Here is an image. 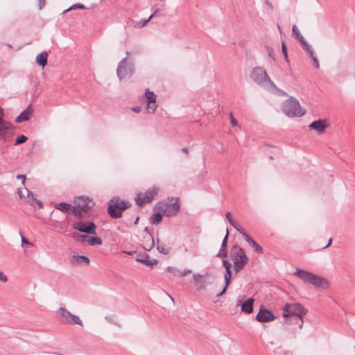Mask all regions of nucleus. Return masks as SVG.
Wrapping results in <instances>:
<instances>
[{
    "instance_id": "1",
    "label": "nucleus",
    "mask_w": 355,
    "mask_h": 355,
    "mask_svg": "<svg viewBox=\"0 0 355 355\" xmlns=\"http://www.w3.org/2000/svg\"><path fill=\"white\" fill-rule=\"evenodd\" d=\"M307 309L300 303H286L283 308V317L287 322H293L300 329L303 327V316L307 313Z\"/></svg>"
},
{
    "instance_id": "2",
    "label": "nucleus",
    "mask_w": 355,
    "mask_h": 355,
    "mask_svg": "<svg viewBox=\"0 0 355 355\" xmlns=\"http://www.w3.org/2000/svg\"><path fill=\"white\" fill-rule=\"evenodd\" d=\"M250 77L255 83L262 86L268 91L277 90L275 84L271 80L263 67H257L253 68Z\"/></svg>"
},
{
    "instance_id": "3",
    "label": "nucleus",
    "mask_w": 355,
    "mask_h": 355,
    "mask_svg": "<svg viewBox=\"0 0 355 355\" xmlns=\"http://www.w3.org/2000/svg\"><path fill=\"white\" fill-rule=\"evenodd\" d=\"M107 214L114 219L122 216L123 211L131 206V203L125 200L121 199L119 196H114L107 203Z\"/></svg>"
},
{
    "instance_id": "4",
    "label": "nucleus",
    "mask_w": 355,
    "mask_h": 355,
    "mask_svg": "<svg viewBox=\"0 0 355 355\" xmlns=\"http://www.w3.org/2000/svg\"><path fill=\"white\" fill-rule=\"evenodd\" d=\"M230 258L234 263V270L236 273L244 268L249 260L244 250L238 245H234L232 247Z\"/></svg>"
},
{
    "instance_id": "5",
    "label": "nucleus",
    "mask_w": 355,
    "mask_h": 355,
    "mask_svg": "<svg viewBox=\"0 0 355 355\" xmlns=\"http://www.w3.org/2000/svg\"><path fill=\"white\" fill-rule=\"evenodd\" d=\"M295 275L297 276L304 283H309L317 288H324L328 282L320 276L304 270H297Z\"/></svg>"
},
{
    "instance_id": "6",
    "label": "nucleus",
    "mask_w": 355,
    "mask_h": 355,
    "mask_svg": "<svg viewBox=\"0 0 355 355\" xmlns=\"http://www.w3.org/2000/svg\"><path fill=\"white\" fill-rule=\"evenodd\" d=\"M282 111L288 117L302 116L304 114L300 102L295 98L290 97L282 104Z\"/></svg>"
},
{
    "instance_id": "7",
    "label": "nucleus",
    "mask_w": 355,
    "mask_h": 355,
    "mask_svg": "<svg viewBox=\"0 0 355 355\" xmlns=\"http://www.w3.org/2000/svg\"><path fill=\"white\" fill-rule=\"evenodd\" d=\"M180 209V203L178 198L167 202H159L155 207V209L160 211L164 216L168 217L176 216Z\"/></svg>"
},
{
    "instance_id": "8",
    "label": "nucleus",
    "mask_w": 355,
    "mask_h": 355,
    "mask_svg": "<svg viewBox=\"0 0 355 355\" xmlns=\"http://www.w3.org/2000/svg\"><path fill=\"white\" fill-rule=\"evenodd\" d=\"M128 58L122 59L116 69V74L119 80L125 78L130 77L134 72V66L131 63H127Z\"/></svg>"
},
{
    "instance_id": "9",
    "label": "nucleus",
    "mask_w": 355,
    "mask_h": 355,
    "mask_svg": "<svg viewBox=\"0 0 355 355\" xmlns=\"http://www.w3.org/2000/svg\"><path fill=\"white\" fill-rule=\"evenodd\" d=\"M158 189L153 187L148 189L144 193H139L135 198L136 203L138 206H142L145 203L150 202L155 196L157 194Z\"/></svg>"
},
{
    "instance_id": "10",
    "label": "nucleus",
    "mask_w": 355,
    "mask_h": 355,
    "mask_svg": "<svg viewBox=\"0 0 355 355\" xmlns=\"http://www.w3.org/2000/svg\"><path fill=\"white\" fill-rule=\"evenodd\" d=\"M73 228L83 233L87 234H96V225L92 221L89 223H83L82 221L73 223Z\"/></svg>"
},
{
    "instance_id": "11",
    "label": "nucleus",
    "mask_w": 355,
    "mask_h": 355,
    "mask_svg": "<svg viewBox=\"0 0 355 355\" xmlns=\"http://www.w3.org/2000/svg\"><path fill=\"white\" fill-rule=\"evenodd\" d=\"M76 206L80 209L84 214L90 212L91 209L94 206L92 199L87 197H78L75 202Z\"/></svg>"
},
{
    "instance_id": "12",
    "label": "nucleus",
    "mask_w": 355,
    "mask_h": 355,
    "mask_svg": "<svg viewBox=\"0 0 355 355\" xmlns=\"http://www.w3.org/2000/svg\"><path fill=\"white\" fill-rule=\"evenodd\" d=\"M276 317L271 311L261 306L256 315V320L259 322H268L275 320Z\"/></svg>"
},
{
    "instance_id": "13",
    "label": "nucleus",
    "mask_w": 355,
    "mask_h": 355,
    "mask_svg": "<svg viewBox=\"0 0 355 355\" xmlns=\"http://www.w3.org/2000/svg\"><path fill=\"white\" fill-rule=\"evenodd\" d=\"M145 96L148 100L147 110L149 113H153L157 108L156 95L153 92L146 90Z\"/></svg>"
},
{
    "instance_id": "14",
    "label": "nucleus",
    "mask_w": 355,
    "mask_h": 355,
    "mask_svg": "<svg viewBox=\"0 0 355 355\" xmlns=\"http://www.w3.org/2000/svg\"><path fill=\"white\" fill-rule=\"evenodd\" d=\"M309 127L310 129L316 130L319 134H322L325 131L327 125L324 121L319 119L311 123Z\"/></svg>"
},
{
    "instance_id": "15",
    "label": "nucleus",
    "mask_w": 355,
    "mask_h": 355,
    "mask_svg": "<svg viewBox=\"0 0 355 355\" xmlns=\"http://www.w3.org/2000/svg\"><path fill=\"white\" fill-rule=\"evenodd\" d=\"M254 302V299L252 297H250L243 303H241V300H239L237 302V305L241 304V311L243 313L250 314L253 312Z\"/></svg>"
},
{
    "instance_id": "16",
    "label": "nucleus",
    "mask_w": 355,
    "mask_h": 355,
    "mask_svg": "<svg viewBox=\"0 0 355 355\" xmlns=\"http://www.w3.org/2000/svg\"><path fill=\"white\" fill-rule=\"evenodd\" d=\"M241 234L243 239L252 246L258 254H262L263 252V248L256 243L254 240L250 238L248 234L245 232H241Z\"/></svg>"
},
{
    "instance_id": "17",
    "label": "nucleus",
    "mask_w": 355,
    "mask_h": 355,
    "mask_svg": "<svg viewBox=\"0 0 355 355\" xmlns=\"http://www.w3.org/2000/svg\"><path fill=\"white\" fill-rule=\"evenodd\" d=\"M155 245V241L153 235L150 233L144 236L142 246L146 251H150Z\"/></svg>"
},
{
    "instance_id": "18",
    "label": "nucleus",
    "mask_w": 355,
    "mask_h": 355,
    "mask_svg": "<svg viewBox=\"0 0 355 355\" xmlns=\"http://www.w3.org/2000/svg\"><path fill=\"white\" fill-rule=\"evenodd\" d=\"M193 278L197 290L201 291L206 288L207 283L202 275L200 274H194Z\"/></svg>"
},
{
    "instance_id": "19",
    "label": "nucleus",
    "mask_w": 355,
    "mask_h": 355,
    "mask_svg": "<svg viewBox=\"0 0 355 355\" xmlns=\"http://www.w3.org/2000/svg\"><path fill=\"white\" fill-rule=\"evenodd\" d=\"M136 261L148 266H155L158 263V261L155 259H150V256L148 254H144L140 257H137Z\"/></svg>"
},
{
    "instance_id": "20",
    "label": "nucleus",
    "mask_w": 355,
    "mask_h": 355,
    "mask_svg": "<svg viewBox=\"0 0 355 355\" xmlns=\"http://www.w3.org/2000/svg\"><path fill=\"white\" fill-rule=\"evenodd\" d=\"M48 53L43 51L36 56V63L44 68L47 64Z\"/></svg>"
},
{
    "instance_id": "21",
    "label": "nucleus",
    "mask_w": 355,
    "mask_h": 355,
    "mask_svg": "<svg viewBox=\"0 0 355 355\" xmlns=\"http://www.w3.org/2000/svg\"><path fill=\"white\" fill-rule=\"evenodd\" d=\"M72 207L69 203L62 202L58 203L55 207L64 213L71 214Z\"/></svg>"
},
{
    "instance_id": "22",
    "label": "nucleus",
    "mask_w": 355,
    "mask_h": 355,
    "mask_svg": "<svg viewBox=\"0 0 355 355\" xmlns=\"http://www.w3.org/2000/svg\"><path fill=\"white\" fill-rule=\"evenodd\" d=\"M29 105L26 109H25L16 119L15 122L21 123L24 121H26L29 119L31 112H29Z\"/></svg>"
},
{
    "instance_id": "23",
    "label": "nucleus",
    "mask_w": 355,
    "mask_h": 355,
    "mask_svg": "<svg viewBox=\"0 0 355 355\" xmlns=\"http://www.w3.org/2000/svg\"><path fill=\"white\" fill-rule=\"evenodd\" d=\"M162 216L164 214L160 211L157 210V211L153 214L150 217V223L153 225L159 224L162 220Z\"/></svg>"
},
{
    "instance_id": "24",
    "label": "nucleus",
    "mask_w": 355,
    "mask_h": 355,
    "mask_svg": "<svg viewBox=\"0 0 355 355\" xmlns=\"http://www.w3.org/2000/svg\"><path fill=\"white\" fill-rule=\"evenodd\" d=\"M300 43L304 51L307 53L308 56H312L314 53V51L311 46L305 40H303Z\"/></svg>"
},
{
    "instance_id": "25",
    "label": "nucleus",
    "mask_w": 355,
    "mask_h": 355,
    "mask_svg": "<svg viewBox=\"0 0 355 355\" xmlns=\"http://www.w3.org/2000/svg\"><path fill=\"white\" fill-rule=\"evenodd\" d=\"M71 237L73 238L76 241L80 243H87V235L80 234L76 232H73L71 234Z\"/></svg>"
},
{
    "instance_id": "26",
    "label": "nucleus",
    "mask_w": 355,
    "mask_h": 355,
    "mask_svg": "<svg viewBox=\"0 0 355 355\" xmlns=\"http://www.w3.org/2000/svg\"><path fill=\"white\" fill-rule=\"evenodd\" d=\"M59 311L61 317L64 320V322L69 323L72 313H71L65 308L62 307L60 308Z\"/></svg>"
},
{
    "instance_id": "27",
    "label": "nucleus",
    "mask_w": 355,
    "mask_h": 355,
    "mask_svg": "<svg viewBox=\"0 0 355 355\" xmlns=\"http://www.w3.org/2000/svg\"><path fill=\"white\" fill-rule=\"evenodd\" d=\"M87 243L88 245L94 246L96 245H101L103 243V240L98 236H89L87 238Z\"/></svg>"
},
{
    "instance_id": "28",
    "label": "nucleus",
    "mask_w": 355,
    "mask_h": 355,
    "mask_svg": "<svg viewBox=\"0 0 355 355\" xmlns=\"http://www.w3.org/2000/svg\"><path fill=\"white\" fill-rule=\"evenodd\" d=\"M292 35L299 42L304 40L296 25H293L292 27Z\"/></svg>"
},
{
    "instance_id": "29",
    "label": "nucleus",
    "mask_w": 355,
    "mask_h": 355,
    "mask_svg": "<svg viewBox=\"0 0 355 355\" xmlns=\"http://www.w3.org/2000/svg\"><path fill=\"white\" fill-rule=\"evenodd\" d=\"M157 249L159 252L163 254H168L170 252V248L166 247L164 245L159 244V240H157Z\"/></svg>"
},
{
    "instance_id": "30",
    "label": "nucleus",
    "mask_w": 355,
    "mask_h": 355,
    "mask_svg": "<svg viewBox=\"0 0 355 355\" xmlns=\"http://www.w3.org/2000/svg\"><path fill=\"white\" fill-rule=\"evenodd\" d=\"M73 259H75V261L77 262V263H84L85 264H89V257H86V256H83V255H78V256H73Z\"/></svg>"
},
{
    "instance_id": "31",
    "label": "nucleus",
    "mask_w": 355,
    "mask_h": 355,
    "mask_svg": "<svg viewBox=\"0 0 355 355\" xmlns=\"http://www.w3.org/2000/svg\"><path fill=\"white\" fill-rule=\"evenodd\" d=\"M157 12H158V10H155L154 11V12L147 19H144V20L140 21L138 23V26L139 28H142V27L145 26L150 21V20L156 15V13Z\"/></svg>"
},
{
    "instance_id": "32",
    "label": "nucleus",
    "mask_w": 355,
    "mask_h": 355,
    "mask_svg": "<svg viewBox=\"0 0 355 355\" xmlns=\"http://www.w3.org/2000/svg\"><path fill=\"white\" fill-rule=\"evenodd\" d=\"M69 323L71 324H79V325L83 326V322H82V320L80 319V318L73 314L71 315V319H70Z\"/></svg>"
},
{
    "instance_id": "33",
    "label": "nucleus",
    "mask_w": 355,
    "mask_h": 355,
    "mask_svg": "<svg viewBox=\"0 0 355 355\" xmlns=\"http://www.w3.org/2000/svg\"><path fill=\"white\" fill-rule=\"evenodd\" d=\"M83 213V211L80 209H79L78 207H76V206L72 207L71 214H74L78 218H82Z\"/></svg>"
},
{
    "instance_id": "34",
    "label": "nucleus",
    "mask_w": 355,
    "mask_h": 355,
    "mask_svg": "<svg viewBox=\"0 0 355 355\" xmlns=\"http://www.w3.org/2000/svg\"><path fill=\"white\" fill-rule=\"evenodd\" d=\"M28 140V137L24 135H19L15 141V145H19L26 142Z\"/></svg>"
},
{
    "instance_id": "35",
    "label": "nucleus",
    "mask_w": 355,
    "mask_h": 355,
    "mask_svg": "<svg viewBox=\"0 0 355 355\" xmlns=\"http://www.w3.org/2000/svg\"><path fill=\"white\" fill-rule=\"evenodd\" d=\"M223 266L225 268V273H232V271H231L232 263L230 262H229L226 259H223Z\"/></svg>"
},
{
    "instance_id": "36",
    "label": "nucleus",
    "mask_w": 355,
    "mask_h": 355,
    "mask_svg": "<svg viewBox=\"0 0 355 355\" xmlns=\"http://www.w3.org/2000/svg\"><path fill=\"white\" fill-rule=\"evenodd\" d=\"M231 278H232V273H225L224 274V279H225L224 288H225L226 290L230 283Z\"/></svg>"
},
{
    "instance_id": "37",
    "label": "nucleus",
    "mask_w": 355,
    "mask_h": 355,
    "mask_svg": "<svg viewBox=\"0 0 355 355\" xmlns=\"http://www.w3.org/2000/svg\"><path fill=\"white\" fill-rule=\"evenodd\" d=\"M177 273H178L177 274L178 276L184 277V276L191 273V270H190V269H187V270H178Z\"/></svg>"
},
{
    "instance_id": "38",
    "label": "nucleus",
    "mask_w": 355,
    "mask_h": 355,
    "mask_svg": "<svg viewBox=\"0 0 355 355\" xmlns=\"http://www.w3.org/2000/svg\"><path fill=\"white\" fill-rule=\"evenodd\" d=\"M309 57L311 59L314 67L316 69H318L320 67V64H319V62H318L317 58L315 56L314 53L313 54L312 56H309Z\"/></svg>"
},
{
    "instance_id": "39",
    "label": "nucleus",
    "mask_w": 355,
    "mask_h": 355,
    "mask_svg": "<svg viewBox=\"0 0 355 355\" xmlns=\"http://www.w3.org/2000/svg\"><path fill=\"white\" fill-rule=\"evenodd\" d=\"M76 8L85 9V6L81 3L73 4L68 10H65V12H67L69 10L76 9Z\"/></svg>"
},
{
    "instance_id": "40",
    "label": "nucleus",
    "mask_w": 355,
    "mask_h": 355,
    "mask_svg": "<svg viewBox=\"0 0 355 355\" xmlns=\"http://www.w3.org/2000/svg\"><path fill=\"white\" fill-rule=\"evenodd\" d=\"M19 234H20V236H21V244L22 245L24 244H26V245H32V243L31 242H29L23 235L21 231H19Z\"/></svg>"
},
{
    "instance_id": "41",
    "label": "nucleus",
    "mask_w": 355,
    "mask_h": 355,
    "mask_svg": "<svg viewBox=\"0 0 355 355\" xmlns=\"http://www.w3.org/2000/svg\"><path fill=\"white\" fill-rule=\"evenodd\" d=\"M282 53H283L286 60L288 61L287 49H286V44L284 42H282Z\"/></svg>"
},
{
    "instance_id": "42",
    "label": "nucleus",
    "mask_w": 355,
    "mask_h": 355,
    "mask_svg": "<svg viewBox=\"0 0 355 355\" xmlns=\"http://www.w3.org/2000/svg\"><path fill=\"white\" fill-rule=\"evenodd\" d=\"M225 217L227 218V220H228V222L232 225V226H234V220L232 219V216H231V214L227 211L226 212L225 214Z\"/></svg>"
},
{
    "instance_id": "43",
    "label": "nucleus",
    "mask_w": 355,
    "mask_h": 355,
    "mask_svg": "<svg viewBox=\"0 0 355 355\" xmlns=\"http://www.w3.org/2000/svg\"><path fill=\"white\" fill-rule=\"evenodd\" d=\"M227 256V250L220 249L218 253L216 254V257H226Z\"/></svg>"
},
{
    "instance_id": "44",
    "label": "nucleus",
    "mask_w": 355,
    "mask_h": 355,
    "mask_svg": "<svg viewBox=\"0 0 355 355\" xmlns=\"http://www.w3.org/2000/svg\"><path fill=\"white\" fill-rule=\"evenodd\" d=\"M266 51L268 52V56L271 58L272 60H275L273 57V49L271 46H266Z\"/></svg>"
},
{
    "instance_id": "45",
    "label": "nucleus",
    "mask_w": 355,
    "mask_h": 355,
    "mask_svg": "<svg viewBox=\"0 0 355 355\" xmlns=\"http://www.w3.org/2000/svg\"><path fill=\"white\" fill-rule=\"evenodd\" d=\"M230 123H231V125H232L233 127L238 126V122H237V121L234 119V117L233 116L232 114H230Z\"/></svg>"
},
{
    "instance_id": "46",
    "label": "nucleus",
    "mask_w": 355,
    "mask_h": 355,
    "mask_svg": "<svg viewBox=\"0 0 355 355\" xmlns=\"http://www.w3.org/2000/svg\"><path fill=\"white\" fill-rule=\"evenodd\" d=\"M166 270L168 272L173 274L174 275H177V270L178 269H176L175 268H173V267H171V266H168L166 268Z\"/></svg>"
},
{
    "instance_id": "47",
    "label": "nucleus",
    "mask_w": 355,
    "mask_h": 355,
    "mask_svg": "<svg viewBox=\"0 0 355 355\" xmlns=\"http://www.w3.org/2000/svg\"><path fill=\"white\" fill-rule=\"evenodd\" d=\"M0 281L2 282H6L8 281L7 276L1 271H0Z\"/></svg>"
},
{
    "instance_id": "48",
    "label": "nucleus",
    "mask_w": 355,
    "mask_h": 355,
    "mask_svg": "<svg viewBox=\"0 0 355 355\" xmlns=\"http://www.w3.org/2000/svg\"><path fill=\"white\" fill-rule=\"evenodd\" d=\"M46 4V0H38V8L42 10Z\"/></svg>"
},
{
    "instance_id": "49",
    "label": "nucleus",
    "mask_w": 355,
    "mask_h": 355,
    "mask_svg": "<svg viewBox=\"0 0 355 355\" xmlns=\"http://www.w3.org/2000/svg\"><path fill=\"white\" fill-rule=\"evenodd\" d=\"M26 191H27V197L28 198H31L33 200H34V198H35L34 196L33 193L32 191H29L28 189H26Z\"/></svg>"
},
{
    "instance_id": "50",
    "label": "nucleus",
    "mask_w": 355,
    "mask_h": 355,
    "mask_svg": "<svg viewBox=\"0 0 355 355\" xmlns=\"http://www.w3.org/2000/svg\"><path fill=\"white\" fill-rule=\"evenodd\" d=\"M228 236H229V230H228V229H227L226 234H225V236L223 238V241H222L223 243L227 244Z\"/></svg>"
},
{
    "instance_id": "51",
    "label": "nucleus",
    "mask_w": 355,
    "mask_h": 355,
    "mask_svg": "<svg viewBox=\"0 0 355 355\" xmlns=\"http://www.w3.org/2000/svg\"><path fill=\"white\" fill-rule=\"evenodd\" d=\"M33 201L38 205V207L40 209L42 208L43 205H42V202L40 200H38L37 199L34 198Z\"/></svg>"
},
{
    "instance_id": "52",
    "label": "nucleus",
    "mask_w": 355,
    "mask_h": 355,
    "mask_svg": "<svg viewBox=\"0 0 355 355\" xmlns=\"http://www.w3.org/2000/svg\"><path fill=\"white\" fill-rule=\"evenodd\" d=\"M17 179L21 180L22 183L24 184V182L26 180V176L24 175H18L17 176Z\"/></svg>"
},
{
    "instance_id": "53",
    "label": "nucleus",
    "mask_w": 355,
    "mask_h": 355,
    "mask_svg": "<svg viewBox=\"0 0 355 355\" xmlns=\"http://www.w3.org/2000/svg\"><path fill=\"white\" fill-rule=\"evenodd\" d=\"M233 227H234V229H235L237 232H239L240 234H241V232H244L242 229H241V228L239 227V225H237L235 223H234V226H233Z\"/></svg>"
},
{
    "instance_id": "54",
    "label": "nucleus",
    "mask_w": 355,
    "mask_h": 355,
    "mask_svg": "<svg viewBox=\"0 0 355 355\" xmlns=\"http://www.w3.org/2000/svg\"><path fill=\"white\" fill-rule=\"evenodd\" d=\"M265 3L270 10L273 9L272 4L268 0H266Z\"/></svg>"
},
{
    "instance_id": "55",
    "label": "nucleus",
    "mask_w": 355,
    "mask_h": 355,
    "mask_svg": "<svg viewBox=\"0 0 355 355\" xmlns=\"http://www.w3.org/2000/svg\"><path fill=\"white\" fill-rule=\"evenodd\" d=\"M141 110L140 107L136 106L132 108V110L135 112H139Z\"/></svg>"
},
{
    "instance_id": "56",
    "label": "nucleus",
    "mask_w": 355,
    "mask_h": 355,
    "mask_svg": "<svg viewBox=\"0 0 355 355\" xmlns=\"http://www.w3.org/2000/svg\"><path fill=\"white\" fill-rule=\"evenodd\" d=\"M225 292H226V289H225V288H223L222 291L216 295V297H219L222 296Z\"/></svg>"
},
{
    "instance_id": "57",
    "label": "nucleus",
    "mask_w": 355,
    "mask_h": 355,
    "mask_svg": "<svg viewBox=\"0 0 355 355\" xmlns=\"http://www.w3.org/2000/svg\"><path fill=\"white\" fill-rule=\"evenodd\" d=\"M227 244L222 243L221 246H220V249H222V250H227Z\"/></svg>"
},
{
    "instance_id": "58",
    "label": "nucleus",
    "mask_w": 355,
    "mask_h": 355,
    "mask_svg": "<svg viewBox=\"0 0 355 355\" xmlns=\"http://www.w3.org/2000/svg\"><path fill=\"white\" fill-rule=\"evenodd\" d=\"M331 243H332V239H330L329 240V241H328V243L327 244V245H325V246L324 247V248H328L329 246H330V245H331Z\"/></svg>"
},
{
    "instance_id": "59",
    "label": "nucleus",
    "mask_w": 355,
    "mask_h": 355,
    "mask_svg": "<svg viewBox=\"0 0 355 355\" xmlns=\"http://www.w3.org/2000/svg\"><path fill=\"white\" fill-rule=\"evenodd\" d=\"M17 193H18V195H19V197L20 198H22V192H21V191L20 189H17Z\"/></svg>"
},
{
    "instance_id": "60",
    "label": "nucleus",
    "mask_w": 355,
    "mask_h": 355,
    "mask_svg": "<svg viewBox=\"0 0 355 355\" xmlns=\"http://www.w3.org/2000/svg\"><path fill=\"white\" fill-rule=\"evenodd\" d=\"M123 252L127 254H129V255H132L134 253V252H132V251H123Z\"/></svg>"
},
{
    "instance_id": "61",
    "label": "nucleus",
    "mask_w": 355,
    "mask_h": 355,
    "mask_svg": "<svg viewBox=\"0 0 355 355\" xmlns=\"http://www.w3.org/2000/svg\"><path fill=\"white\" fill-rule=\"evenodd\" d=\"M283 355H293V353L291 352L287 351L284 352Z\"/></svg>"
},
{
    "instance_id": "62",
    "label": "nucleus",
    "mask_w": 355,
    "mask_h": 355,
    "mask_svg": "<svg viewBox=\"0 0 355 355\" xmlns=\"http://www.w3.org/2000/svg\"><path fill=\"white\" fill-rule=\"evenodd\" d=\"M182 151L185 153H188V148L184 147V148H182Z\"/></svg>"
},
{
    "instance_id": "63",
    "label": "nucleus",
    "mask_w": 355,
    "mask_h": 355,
    "mask_svg": "<svg viewBox=\"0 0 355 355\" xmlns=\"http://www.w3.org/2000/svg\"><path fill=\"white\" fill-rule=\"evenodd\" d=\"M144 231L145 232H146V233H147V234H148V233H150L149 230H148V227H145V229H144Z\"/></svg>"
},
{
    "instance_id": "64",
    "label": "nucleus",
    "mask_w": 355,
    "mask_h": 355,
    "mask_svg": "<svg viewBox=\"0 0 355 355\" xmlns=\"http://www.w3.org/2000/svg\"><path fill=\"white\" fill-rule=\"evenodd\" d=\"M105 319H106L107 321H109V322H112V320H111V318H110L108 316H106V317H105Z\"/></svg>"
}]
</instances>
